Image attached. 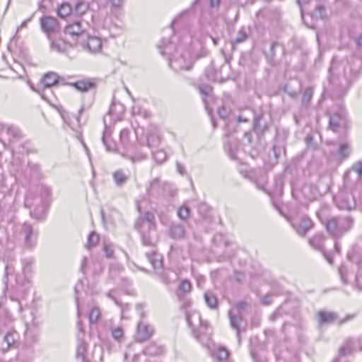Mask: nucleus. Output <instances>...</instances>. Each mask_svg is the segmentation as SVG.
Here are the masks:
<instances>
[{
    "label": "nucleus",
    "mask_w": 362,
    "mask_h": 362,
    "mask_svg": "<svg viewBox=\"0 0 362 362\" xmlns=\"http://www.w3.org/2000/svg\"><path fill=\"white\" fill-rule=\"evenodd\" d=\"M354 219L350 216L332 217L326 221L325 226L332 239L340 238L354 226Z\"/></svg>",
    "instance_id": "obj_1"
},
{
    "label": "nucleus",
    "mask_w": 362,
    "mask_h": 362,
    "mask_svg": "<svg viewBox=\"0 0 362 362\" xmlns=\"http://www.w3.org/2000/svg\"><path fill=\"white\" fill-rule=\"evenodd\" d=\"M197 59V54L191 49L186 50L177 57L169 59V66L175 71L189 70Z\"/></svg>",
    "instance_id": "obj_2"
},
{
    "label": "nucleus",
    "mask_w": 362,
    "mask_h": 362,
    "mask_svg": "<svg viewBox=\"0 0 362 362\" xmlns=\"http://www.w3.org/2000/svg\"><path fill=\"white\" fill-rule=\"evenodd\" d=\"M362 177V162L354 163L344 175V186L352 189L354 185L360 182Z\"/></svg>",
    "instance_id": "obj_3"
},
{
    "label": "nucleus",
    "mask_w": 362,
    "mask_h": 362,
    "mask_svg": "<svg viewBox=\"0 0 362 362\" xmlns=\"http://www.w3.org/2000/svg\"><path fill=\"white\" fill-rule=\"evenodd\" d=\"M42 30L46 34L47 38L52 36H60V27L57 20L52 16H42L40 20Z\"/></svg>",
    "instance_id": "obj_4"
},
{
    "label": "nucleus",
    "mask_w": 362,
    "mask_h": 362,
    "mask_svg": "<svg viewBox=\"0 0 362 362\" xmlns=\"http://www.w3.org/2000/svg\"><path fill=\"white\" fill-rule=\"evenodd\" d=\"M25 206L27 208H30L35 206L33 210H30V214L32 217L37 221H42L45 216L48 205L45 203H40L38 198L33 200L30 197H27L25 201Z\"/></svg>",
    "instance_id": "obj_5"
},
{
    "label": "nucleus",
    "mask_w": 362,
    "mask_h": 362,
    "mask_svg": "<svg viewBox=\"0 0 362 362\" xmlns=\"http://www.w3.org/2000/svg\"><path fill=\"white\" fill-rule=\"evenodd\" d=\"M21 234L24 236L26 247L29 249L33 248L37 243V231L30 224L25 223L21 228Z\"/></svg>",
    "instance_id": "obj_6"
},
{
    "label": "nucleus",
    "mask_w": 362,
    "mask_h": 362,
    "mask_svg": "<svg viewBox=\"0 0 362 362\" xmlns=\"http://www.w3.org/2000/svg\"><path fill=\"white\" fill-rule=\"evenodd\" d=\"M134 227L136 230H147L153 231L155 229L154 217L149 212H146L144 215L137 220Z\"/></svg>",
    "instance_id": "obj_7"
},
{
    "label": "nucleus",
    "mask_w": 362,
    "mask_h": 362,
    "mask_svg": "<svg viewBox=\"0 0 362 362\" xmlns=\"http://www.w3.org/2000/svg\"><path fill=\"white\" fill-rule=\"evenodd\" d=\"M346 124H347V115L344 112H337L329 117V127L335 132Z\"/></svg>",
    "instance_id": "obj_8"
},
{
    "label": "nucleus",
    "mask_w": 362,
    "mask_h": 362,
    "mask_svg": "<svg viewBox=\"0 0 362 362\" xmlns=\"http://www.w3.org/2000/svg\"><path fill=\"white\" fill-rule=\"evenodd\" d=\"M154 333V328L148 324L139 322L137 325L136 339L139 342L148 339Z\"/></svg>",
    "instance_id": "obj_9"
},
{
    "label": "nucleus",
    "mask_w": 362,
    "mask_h": 362,
    "mask_svg": "<svg viewBox=\"0 0 362 362\" xmlns=\"http://www.w3.org/2000/svg\"><path fill=\"white\" fill-rule=\"evenodd\" d=\"M83 49L91 54H96L102 49V41L97 37H89L83 45Z\"/></svg>",
    "instance_id": "obj_10"
},
{
    "label": "nucleus",
    "mask_w": 362,
    "mask_h": 362,
    "mask_svg": "<svg viewBox=\"0 0 362 362\" xmlns=\"http://www.w3.org/2000/svg\"><path fill=\"white\" fill-rule=\"evenodd\" d=\"M49 42V49L52 52L63 54L66 51V42L61 40L59 36H52L47 38Z\"/></svg>",
    "instance_id": "obj_11"
},
{
    "label": "nucleus",
    "mask_w": 362,
    "mask_h": 362,
    "mask_svg": "<svg viewBox=\"0 0 362 362\" xmlns=\"http://www.w3.org/2000/svg\"><path fill=\"white\" fill-rule=\"evenodd\" d=\"M326 240V236L322 233H316L313 238L308 240L309 245L315 250L325 253L324 243Z\"/></svg>",
    "instance_id": "obj_12"
},
{
    "label": "nucleus",
    "mask_w": 362,
    "mask_h": 362,
    "mask_svg": "<svg viewBox=\"0 0 362 362\" xmlns=\"http://www.w3.org/2000/svg\"><path fill=\"white\" fill-rule=\"evenodd\" d=\"M64 33L70 35L73 39H76L83 35V29L79 21H75L64 28Z\"/></svg>",
    "instance_id": "obj_13"
},
{
    "label": "nucleus",
    "mask_w": 362,
    "mask_h": 362,
    "mask_svg": "<svg viewBox=\"0 0 362 362\" xmlns=\"http://www.w3.org/2000/svg\"><path fill=\"white\" fill-rule=\"evenodd\" d=\"M314 226L312 220L308 217H303L298 226L296 228V233L300 236H305V234Z\"/></svg>",
    "instance_id": "obj_14"
},
{
    "label": "nucleus",
    "mask_w": 362,
    "mask_h": 362,
    "mask_svg": "<svg viewBox=\"0 0 362 362\" xmlns=\"http://www.w3.org/2000/svg\"><path fill=\"white\" fill-rule=\"evenodd\" d=\"M58 82V76L54 72L45 74L40 80V85L45 88H51Z\"/></svg>",
    "instance_id": "obj_15"
},
{
    "label": "nucleus",
    "mask_w": 362,
    "mask_h": 362,
    "mask_svg": "<svg viewBox=\"0 0 362 362\" xmlns=\"http://www.w3.org/2000/svg\"><path fill=\"white\" fill-rule=\"evenodd\" d=\"M337 320V315L334 313L319 311L317 313V320L320 325L330 324Z\"/></svg>",
    "instance_id": "obj_16"
},
{
    "label": "nucleus",
    "mask_w": 362,
    "mask_h": 362,
    "mask_svg": "<svg viewBox=\"0 0 362 362\" xmlns=\"http://www.w3.org/2000/svg\"><path fill=\"white\" fill-rule=\"evenodd\" d=\"M147 355L159 356L165 352V347L155 342H151L144 350Z\"/></svg>",
    "instance_id": "obj_17"
},
{
    "label": "nucleus",
    "mask_w": 362,
    "mask_h": 362,
    "mask_svg": "<svg viewBox=\"0 0 362 362\" xmlns=\"http://www.w3.org/2000/svg\"><path fill=\"white\" fill-rule=\"evenodd\" d=\"M112 177L117 187H122L128 180L129 176L119 169L113 173Z\"/></svg>",
    "instance_id": "obj_18"
},
{
    "label": "nucleus",
    "mask_w": 362,
    "mask_h": 362,
    "mask_svg": "<svg viewBox=\"0 0 362 362\" xmlns=\"http://www.w3.org/2000/svg\"><path fill=\"white\" fill-rule=\"evenodd\" d=\"M140 233L142 244L146 246H151L152 247H154L155 245V239L152 237L151 233L154 232L153 231H148V233H146V230L141 229L138 230Z\"/></svg>",
    "instance_id": "obj_19"
},
{
    "label": "nucleus",
    "mask_w": 362,
    "mask_h": 362,
    "mask_svg": "<svg viewBox=\"0 0 362 362\" xmlns=\"http://www.w3.org/2000/svg\"><path fill=\"white\" fill-rule=\"evenodd\" d=\"M148 261L151 263L154 269H158L162 265L160 260L158 259L156 251L152 249L150 252L146 253Z\"/></svg>",
    "instance_id": "obj_20"
},
{
    "label": "nucleus",
    "mask_w": 362,
    "mask_h": 362,
    "mask_svg": "<svg viewBox=\"0 0 362 362\" xmlns=\"http://www.w3.org/2000/svg\"><path fill=\"white\" fill-rule=\"evenodd\" d=\"M170 235L174 239H181L184 237L185 231L182 225L172 224L170 227Z\"/></svg>",
    "instance_id": "obj_21"
},
{
    "label": "nucleus",
    "mask_w": 362,
    "mask_h": 362,
    "mask_svg": "<svg viewBox=\"0 0 362 362\" xmlns=\"http://www.w3.org/2000/svg\"><path fill=\"white\" fill-rule=\"evenodd\" d=\"M71 86L80 92H87L94 86V83L90 81H78L71 83Z\"/></svg>",
    "instance_id": "obj_22"
},
{
    "label": "nucleus",
    "mask_w": 362,
    "mask_h": 362,
    "mask_svg": "<svg viewBox=\"0 0 362 362\" xmlns=\"http://www.w3.org/2000/svg\"><path fill=\"white\" fill-rule=\"evenodd\" d=\"M228 317L230 320V327L235 329L237 335L239 337L240 334V324L241 322V317L233 313L232 310L228 312Z\"/></svg>",
    "instance_id": "obj_23"
},
{
    "label": "nucleus",
    "mask_w": 362,
    "mask_h": 362,
    "mask_svg": "<svg viewBox=\"0 0 362 362\" xmlns=\"http://www.w3.org/2000/svg\"><path fill=\"white\" fill-rule=\"evenodd\" d=\"M72 12V7L68 3H62L57 9V16L61 18H66Z\"/></svg>",
    "instance_id": "obj_24"
},
{
    "label": "nucleus",
    "mask_w": 362,
    "mask_h": 362,
    "mask_svg": "<svg viewBox=\"0 0 362 362\" xmlns=\"http://www.w3.org/2000/svg\"><path fill=\"white\" fill-rule=\"evenodd\" d=\"M158 48L163 56L169 55L171 50V42L169 39L163 38L158 45Z\"/></svg>",
    "instance_id": "obj_25"
},
{
    "label": "nucleus",
    "mask_w": 362,
    "mask_h": 362,
    "mask_svg": "<svg viewBox=\"0 0 362 362\" xmlns=\"http://www.w3.org/2000/svg\"><path fill=\"white\" fill-rule=\"evenodd\" d=\"M204 300L207 306L211 309H216L218 305L216 297L210 291L205 292L204 295Z\"/></svg>",
    "instance_id": "obj_26"
},
{
    "label": "nucleus",
    "mask_w": 362,
    "mask_h": 362,
    "mask_svg": "<svg viewBox=\"0 0 362 362\" xmlns=\"http://www.w3.org/2000/svg\"><path fill=\"white\" fill-rule=\"evenodd\" d=\"M214 356L220 362H228L229 351L224 347H219L215 351Z\"/></svg>",
    "instance_id": "obj_27"
},
{
    "label": "nucleus",
    "mask_w": 362,
    "mask_h": 362,
    "mask_svg": "<svg viewBox=\"0 0 362 362\" xmlns=\"http://www.w3.org/2000/svg\"><path fill=\"white\" fill-rule=\"evenodd\" d=\"M129 135V131L127 129H122L119 134L120 143L127 151H128L130 148Z\"/></svg>",
    "instance_id": "obj_28"
},
{
    "label": "nucleus",
    "mask_w": 362,
    "mask_h": 362,
    "mask_svg": "<svg viewBox=\"0 0 362 362\" xmlns=\"http://www.w3.org/2000/svg\"><path fill=\"white\" fill-rule=\"evenodd\" d=\"M313 95V89L312 87H307L303 91L302 106L307 107Z\"/></svg>",
    "instance_id": "obj_29"
},
{
    "label": "nucleus",
    "mask_w": 362,
    "mask_h": 362,
    "mask_svg": "<svg viewBox=\"0 0 362 362\" xmlns=\"http://www.w3.org/2000/svg\"><path fill=\"white\" fill-rule=\"evenodd\" d=\"M87 345L81 337H78V344L76 348V355L78 357H81L82 360L85 358V354L86 352Z\"/></svg>",
    "instance_id": "obj_30"
},
{
    "label": "nucleus",
    "mask_w": 362,
    "mask_h": 362,
    "mask_svg": "<svg viewBox=\"0 0 362 362\" xmlns=\"http://www.w3.org/2000/svg\"><path fill=\"white\" fill-rule=\"evenodd\" d=\"M247 33L244 28H242L238 33L237 37L231 42L233 49H235L236 45L245 42L247 39Z\"/></svg>",
    "instance_id": "obj_31"
},
{
    "label": "nucleus",
    "mask_w": 362,
    "mask_h": 362,
    "mask_svg": "<svg viewBox=\"0 0 362 362\" xmlns=\"http://www.w3.org/2000/svg\"><path fill=\"white\" fill-rule=\"evenodd\" d=\"M33 262V259L31 257L24 258L22 259L23 272L26 278L32 271Z\"/></svg>",
    "instance_id": "obj_32"
},
{
    "label": "nucleus",
    "mask_w": 362,
    "mask_h": 362,
    "mask_svg": "<svg viewBox=\"0 0 362 362\" xmlns=\"http://www.w3.org/2000/svg\"><path fill=\"white\" fill-rule=\"evenodd\" d=\"M51 189L47 186L42 185L41 187V197L40 200V203H45L48 205L49 197L51 196Z\"/></svg>",
    "instance_id": "obj_33"
},
{
    "label": "nucleus",
    "mask_w": 362,
    "mask_h": 362,
    "mask_svg": "<svg viewBox=\"0 0 362 362\" xmlns=\"http://www.w3.org/2000/svg\"><path fill=\"white\" fill-rule=\"evenodd\" d=\"M89 8V6L87 3L84 1H78L76 4L75 5L74 9L73 11L79 15L81 16L84 14Z\"/></svg>",
    "instance_id": "obj_34"
},
{
    "label": "nucleus",
    "mask_w": 362,
    "mask_h": 362,
    "mask_svg": "<svg viewBox=\"0 0 362 362\" xmlns=\"http://www.w3.org/2000/svg\"><path fill=\"white\" fill-rule=\"evenodd\" d=\"M351 153V148L348 144L343 143L339 145L338 153L344 158H346L349 156Z\"/></svg>",
    "instance_id": "obj_35"
},
{
    "label": "nucleus",
    "mask_w": 362,
    "mask_h": 362,
    "mask_svg": "<svg viewBox=\"0 0 362 362\" xmlns=\"http://www.w3.org/2000/svg\"><path fill=\"white\" fill-rule=\"evenodd\" d=\"M7 134L13 138V139L18 140L21 137V130L14 126H10L7 128Z\"/></svg>",
    "instance_id": "obj_36"
},
{
    "label": "nucleus",
    "mask_w": 362,
    "mask_h": 362,
    "mask_svg": "<svg viewBox=\"0 0 362 362\" xmlns=\"http://www.w3.org/2000/svg\"><path fill=\"white\" fill-rule=\"evenodd\" d=\"M100 315V311L98 308L93 307L88 315V320L90 324L96 322Z\"/></svg>",
    "instance_id": "obj_37"
},
{
    "label": "nucleus",
    "mask_w": 362,
    "mask_h": 362,
    "mask_svg": "<svg viewBox=\"0 0 362 362\" xmlns=\"http://www.w3.org/2000/svg\"><path fill=\"white\" fill-rule=\"evenodd\" d=\"M98 240V235L95 231L91 232L88 237L87 247L90 248L91 247L96 245Z\"/></svg>",
    "instance_id": "obj_38"
},
{
    "label": "nucleus",
    "mask_w": 362,
    "mask_h": 362,
    "mask_svg": "<svg viewBox=\"0 0 362 362\" xmlns=\"http://www.w3.org/2000/svg\"><path fill=\"white\" fill-rule=\"evenodd\" d=\"M160 137L157 135L151 134L147 138V146L148 148H152L156 147L160 143Z\"/></svg>",
    "instance_id": "obj_39"
},
{
    "label": "nucleus",
    "mask_w": 362,
    "mask_h": 362,
    "mask_svg": "<svg viewBox=\"0 0 362 362\" xmlns=\"http://www.w3.org/2000/svg\"><path fill=\"white\" fill-rule=\"evenodd\" d=\"M179 290L184 293H189L192 290V285L189 281L187 279L182 280L179 286Z\"/></svg>",
    "instance_id": "obj_40"
},
{
    "label": "nucleus",
    "mask_w": 362,
    "mask_h": 362,
    "mask_svg": "<svg viewBox=\"0 0 362 362\" xmlns=\"http://www.w3.org/2000/svg\"><path fill=\"white\" fill-rule=\"evenodd\" d=\"M154 160L159 163H162L163 161L166 160L167 155L163 151H157L156 152H152Z\"/></svg>",
    "instance_id": "obj_41"
},
{
    "label": "nucleus",
    "mask_w": 362,
    "mask_h": 362,
    "mask_svg": "<svg viewBox=\"0 0 362 362\" xmlns=\"http://www.w3.org/2000/svg\"><path fill=\"white\" fill-rule=\"evenodd\" d=\"M189 214V208L185 205L182 206L177 211V215L180 218L185 220Z\"/></svg>",
    "instance_id": "obj_42"
},
{
    "label": "nucleus",
    "mask_w": 362,
    "mask_h": 362,
    "mask_svg": "<svg viewBox=\"0 0 362 362\" xmlns=\"http://www.w3.org/2000/svg\"><path fill=\"white\" fill-rule=\"evenodd\" d=\"M122 156H123V157L129 159L133 163L138 162V161L143 160L146 159V156L143 153H139L134 156H128L127 155V153H122Z\"/></svg>",
    "instance_id": "obj_43"
},
{
    "label": "nucleus",
    "mask_w": 362,
    "mask_h": 362,
    "mask_svg": "<svg viewBox=\"0 0 362 362\" xmlns=\"http://www.w3.org/2000/svg\"><path fill=\"white\" fill-rule=\"evenodd\" d=\"M102 141L103 145L105 146L106 151L108 152H114L117 150L116 145L115 144H109L106 139L105 133H103L102 136Z\"/></svg>",
    "instance_id": "obj_44"
},
{
    "label": "nucleus",
    "mask_w": 362,
    "mask_h": 362,
    "mask_svg": "<svg viewBox=\"0 0 362 362\" xmlns=\"http://www.w3.org/2000/svg\"><path fill=\"white\" fill-rule=\"evenodd\" d=\"M105 255L108 258H112L114 255V248L112 244L105 243L103 248Z\"/></svg>",
    "instance_id": "obj_45"
},
{
    "label": "nucleus",
    "mask_w": 362,
    "mask_h": 362,
    "mask_svg": "<svg viewBox=\"0 0 362 362\" xmlns=\"http://www.w3.org/2000/svg\"><path fill=\"white\" fill-rule=\"evenodd\" d=\"M338 272L341 281L344 284H347V268L344 265H341L339 267Z\"/></svg>",
    "instance_id": "obj_46"
},
{
    "label": "nucleus",
    "mask_w": 362,
    "mask_h": 362,
    "mask_svg": "<svg viewBox=\"0 0 362 362\" xmlns=\"http://www.w3.org/2000/svg\"><path fill=\"white\" fill-rule=\"evenodd\" d=\"M267 182V177L265 174H263L259 180L255 181L257 187L261 190L265 191V186Z\"/></svg>",
    "instance_id": "obj_47"
},
{
    "label": "nucleus",
    "mask_w": 362,
    "mask_h": 362,
    "mask_svg": "<svg viewBox=\"0 0 362 362\" xmlns=\"http://www.w3.org/2000/svg\"><path fill=\"white\" fill-rule=\"evenodd\" d=\"M13 334L14 333L12 332H8L7 334L4 337V340L7 344V349L11 348L15 341V339L13 337Z\"/></svg>",
    "instance_id": "obj_48"
},
{
    "label": "nucleus",
    "mask_w": 362,
    "mask_h": 362,
    "mask_svg": "<svg viewBox=\"0 0 362 362\" xmlns=\"http://www.w3.org/2000/svg\"><path fill=\"white\" fill-rule=\"evenodd\" d=\"M123 334V329L120 327L113 329L112 331L113 338L118 341H119L122 338Z\"/></svg>",
    "instance_id": "obj_49"
},
{
    "label": "nucleus",
    "mask_w": 362,
    "mask_h": 362,
    "mask_svg": "<svg viewBox=\"0 0 362 362\" xmlns=\"http://www.w3.org/2000/svg\"><path fill=\"white\" fill-rule=\"evenodd\" d=\"M107 296L109 298H110L111 299H112L115 303L121 307L122 308V317H124L123 316V313H124V311L125 309H127L128 308V305L126 304L124 305H123L117 298H115L113 296H112V291H110L108 293H107Z\"/></svg>",
    "instance_id": "obj_50"
},
{
    "label": "nucleus",
    "mask_w": 362,
    "mask_h": 362,
    "mask_svg": "<svg viewBox=\"0 0 362 362\" xmlns=\"http://www.w3.org/2000/svg\"><path fill=\"white\" fill-rule=\"evenodd\" d=\"M205 75L206 77L210 81H214L216 79L214 71L212 67H208L205 70Z\"/></svg>",
    "instance_id": "obj_51"
},
{
    "label": "nucleus",
    "mask_w": 362,
    "mask_h": 362,
    "mask_svg": "<svg viewBox=\"0 0 362 362\" xmlns=\"http://www.w3.org/2000/svg\"><path fill=\"white\" fill-rule=\"evenodd\" d=\"M351 346L349 344H346V345L342 346L339 349V354L341 356H345V355L349 354L351 352Z\"/></svg>",
    "instance_id": "obj_52"
},
{
    "label": "nucleus",
    "mask_w": 362,
    "mask_h": 362,
    "mask_svg": "<svg viewBox=\"0 0 362 362\" xmlns=\"http://www.w3.org/2000/svg\"><path fill=\"white\" fill-rule=\"evenodd\" d=\"M125 0H110V2L112 8H120Z\"/></svg>",
    "instance_id": "obj_53"
},
{
    "label": "nucleus",
    "mask_w": 362,
    "mask_h": 362,
    "mask_svg": "<svg viewBox=\"0 0 362 362\" xmlns=\"http://www.w3.org/2000/svg\"><path fill=\"white\" fill-rule=\"evenodd\" d=\"M199 91L202 95H208L211 91V88L209 86H200Z\"/></svg>",
    "instance_id": "obj_54"
},
{
    "label": "nucleus",
    "mask_w": 362,
    "mask_h": 362,
    "mask_svg": "<svg viewBox=\"0 0 362 362\" xmlns=\"http://www.w3.org/2000/svg\"><path fill=\"white\" fill-rule=\"evenodd\" d=\"M280 150V147H278L276 145H274L272 147V152L274 156V163H277Z\"/></svg>",
    "instance_id": "obj_55"
},
{
    "label": "nucleus",
    "mask_w": 362,
    "mask_h": 362,
    "mask_svg": "<svg viewBox=\"0 0 362 362\" xmlns=\"http://www.w3.org/2000/svg\"><path fill=\"white\" fill-rule=\"evenodd\" d=\"M197 284L199 287H202L204 284L205 283V278L202 275H199L197 276Z\"/></svg>",
    "instance_id": "obj_56"
},
{
    "label": "nucleus",
    "mask_w": 362,
    "mask_h": 362,
    "mask_svg": "<svg viewBox=\"0 0 362 362\" xmlns=\"http://www.w3.org/2000/svg\"><path fill=\"white\" fill-rule=\"evenodd\" d=\"M176 167L177 170L180 175H185V167L179 162L176 163Z\"/></svg>",
    "instance_id": "obj_57"
},
{
    "label": "nucleus",
    "mask_w": 362,
    "mask_h": 362,
    "mask_svg": "<svg viewBox=\"0 0 362 362\" xmlns=\"http://www.w3.org/2000/svg\"><path fill=\"white\" fill-rule=\"evenodd\" d=\"M317 11L318 12L319 17L321 18H325V8L322 6L319 5L317 6Z\"/></svg>",
    "instance_id": "obj_58"
},
{
    "label": "nucleus",
    "mask_w": 362,
    "mask_h": 362,
    "mask_svg": "<svg viewBox=\"0 0 362 362\" xmlns=\"http://www.w3.org/2000/svg\"><path fill=\"white\" fill-rule=\"evenodd\" d=\"M272 296L267 295L262 298V303L265 305H270L272 303Z\"/></svg>",
    "instance_id": "obj_59"
},
{
    "label": "nucleus",
    "mask_w": 362,
    "mask_h": 362,
    "mask_svg": "<svg viewBox=\"0 0 362 362\" xmlns=\"http://www.w3.org/2000/svg\"><path fill=\"white\" fill-rule=\"evenodd\" d=\"M338 239L339 238L333 239L334 240V251H335L336 253L340 254V252H341V247L339 245Z\"/></svg>",
    "instance_id": "obj_60"
},
{
    "label": "nucleus",
    "mask_w": 362,
    "mask_h": 362,
    "mask_svg": "<svg viewBox=\"0 0 362 362\" xmlns=\"http://www.w3.org/2000/svg\"><path fill=\"white\" fill-rule=\"evenodd\" d=\"M30 20V18H28L27 20L23 21L21 24L17 28L15 35L13 37L17 35V33L20 29L25 28L27 27V23Z\"/></svg>",
    "instance_id": "obj_61"
},
{
    "label": "nucleus",
    "mask_w": 362,
    "mask_h": 362,
    "mask_svg": "<svg viewBox=\"0 0 362 362\" xmlns=\"http://www.w3.org/2000/svg\"><path fill=\"white\" fill-rule=\"evenodd\" d=\"M354 42H356L357 47H362V35L356 36L354 38Z\"/></svg>",
    "instance_id": "obj_62"
},
{
    "label": "nucleus",
    "mask_w": 362,
    "mask_h": 362,
    "mask_svg": "<svg viewBox=\"0 0 362 362\" xmlns=\"http://www.w3.org/2000/svg\"><path fill=\"white\" fill-rule=\"evenodd\" d=\"M221 0H209V5L211 8L218 7Z\"/></svg>",
    "instance_id": "obj_63"
},
{
    "label": "nucleus",
    "mask_w": 362,
    "mask_h": 362,
    "mask_svg": "<svg viewBox=\"0 0 362 362\" xmlns=\"http://www.w3.org/2000/svg\"><path fill=\"white\" fill-rule=\"evenodd\" d=\"M339 207L341 209H347L350 210L352 209L353 204L349 201H346V202L343 205L339 206Z\"/></svg>",
    "instance_id": "obj_64"
}]
</instances>
